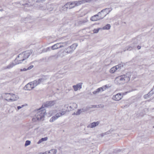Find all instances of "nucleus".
Listing matches in <instances>:
<instances>
[{
    "mask_svg": "<svg viewBox=\"0 0 154 154\" xmlns=\"http://www.w3.org/2000/svg\"><path fill=\"white\" fill-rule=\"evenodd\" d=\"M110 27L111 26L110 24H107L103 27V29L109 30L110 29Z\"/></svg>",
    "mask_w": 154,
    "mask_h": 154,
    "instance_id": "obj_24",
    "label": "nucleus"
},
{
    "mask_svg": "<svg viewBox=\"0 0 154 154\" xmlns=\"http://www.w3.org/2000/svg\"><path fill=\"white\" fill-rule=\"evenodd\" d=\"M40 108L37 110V112L35 115V116L38 120H43L46 111L45 109H42Z\"/></svg>",
    "mask_w": 154,
    "mask_h": 154,
    "instance_id": "obj_3",
    "label": "nucleus"
},
{
    "mask_svg": "<svg viewBox=\"0 0 154 154\" xmlns=\"http://www.w3.org/2000/svg\"><path fill=\"white\" fill-rule=\"evenodd\" d=\"M35 118H33L32 119V121H35Z\"/></svg>",
    "mask_w": 154,
    "mask_h": 154,
    "instance_id": "obj_48",
    "label": "nucleus"
},
{
    "mask_svg": "<svg viewBox=\"0 0 154 154\" xmlns=\"http://www.w3.org/2000/svg\"><path fill=\"white\" fill-rule=\"evenodd\" d=\"M133 48L131 47L129 45L125 47V48L124 49V51H130L132 50Z\"/></svg>",
    "mask_w": 154,
    "mask_h": 154,
    "instance_id": "obj_20",
    "label": "nucleus"
},
{
    "mask_svg": "<svg viewBox=\"0 0 154 154\" xmlns=\"http://www.w3.org/2000/svg\"><path fill=\"white\" fill-rule=\"evenodd\" d=\"M73 88H74V91H75L78 90V88H79V89H81L82 88V87H73Z\"/></svg>",
    "mask_w": 154,
    "mask_h": 154,
    "instance_id": "obj_39",
    "label": "nucleus"
},
{
    "mask_svg": "<svg viewBox=\"0 0 154 154\" xmlns=\"http://www.w3.org/2000/svg\"><path fill=\"white\" fill-rule=\"evenodd\" d=\"M83 110V109H78L77 111L75 113V115H79L81 113V112L83 111H82V110Z\"/></svg>",
    "mask_w": 154,
    "mask_h": 154,
    "instance_id": "obj_29",
    "label": "nucleus"
},
{
    "mask_svg": "<svg viewBox=\"0 0 154 154\" xmlns=\"http://www.w3.org/2000/svg\"><path fill=\"white\" fill-rule=\"evenodd\" d=\"M136 45H137V43H133L131 44L130 45L133 48H134Z\"/></svg>",
    "mask_w": 154,
    "mask_h": 154,
    "instance_id": "obj_36",
    "label": "nucleus"
},
{
    "mask_svg": "<svg viewBox=\"0 0 154 154\" xmlns=\"http://www.w3.org/2000/svg\"><path fill=\"white\" fill-rule=\"evenodd\" d=\"M105 11H104V12H103L101 14H100V15L103 16V14H106V13H104Z\"/></svg>",
    "mask_w": 154,
    "mask_h": 154,
    "instance_id": "obj_44",
    "label": "nucleus"
},
{
    "mask_svg": "<svg viewBox=\"0 0 154 154\" xmlns=\"http://www.w3.org/2000/svg\"><path fill=\"white\" fill-rule=\"evenodd\" d=\"M57 152L56 149H52L48 151V154H55Z\"/></svg>",
    "mask_w": 154,
    "mask_h": 154,
    "instance_id": "obj_18",
    "label": "nucleus"
},
{
    "mask_svg": "<svg viewBox=\"0 0 154 154\" xmlns=\"http://www.w3.org/2000/svg\"><path fill=\"white\" fill-rule=\"evenodd\" d=\"M130 73H127L125 74L116 77L115 80V82L117 84H123L128 82L130 80Z\"/></svg>",
    "mask_w": 154,
    "mask_h": 154,
    "instance_id": "obj_2",
    "label": "nucleus"
},
{
    "mask_svg": "<svg viewBox=\"0 0 154 154\" xmlns=\"http://www.w3.org/2000/svg\"><path fill=\"white\" fill-rule=\"evenodd\" d=\"M67 6L66 5H65L64 6H63L60 9V10L61 12L63 11H66L67 10V8L66 7Z\"/></svg>",
    "mask_w": 154,
    "mask_h": 154,
    "instance_id": "obj_23",
    "label": "nucleus"
},
{
    "mask_svg": "<svg viewBox=\"0 0 154 154\" xmlns=\"http://www.w3.org/2000/svg\"><path fill=\"white\" fill-rule=\"evenodd\" d=\"M26 104H25V105H23L21 106H18L17 107V109L18 110H19V109H20L23 108V107L25 106H26Z\"/></svg>",
    "mask_w": 154,
    "mask_h": 154,
    "instance_id": "obj_38",
    "label": "nucleus"
},
{
    "mask_svg": "<svg viewBox=\"0 0 154 154\" xmlns=\"http://www.w3.org/2000/svg\"><path fill=\"white\" fill-rule=\"evenodd\" d=\"M6 94V93L2 95V97L4 96L5 97V99H7V98L11 97V95H6L5 94Z\"/></svg>",
    "mask_w": 154,
    "mask_h": 154,
    "instance_id": "obj_33",
    "label": "nucleus"
},
{
    "mask_svg": "<svg viewBox=\"0 0 154 154\" xmlns=\"http://www.w3.org/2000/svg\"><path fill=\"white\" fill-rule=\"evenodd\" d=\"M47 153H48V151H46V152L43 153V154H47Z\"/></svg>",
    "mask_w": 154,
    "mask_h": 154,
    "instance_id": "obj_45",
    "label": "nucleus"
},
{
    "mask_svg": "<svg viewBox=\"0 0 154 154\" xmlns=\"http://www.w3.org/2000/svg\"><path fill=\"white\" fill-rule=\"evenodd\" d=\"M112 131L111 129H110L109 130V131H107L106 132H105V133L102 134V136H103L104 135H105L109 134H110V133H111V132Z\"/></svg>",
    "mask_w": 154,
    "mask_h": 154,
    "instance_id": "obj_27",
    "label": "nucleus"
},
{
    "mask_svg": "<svg viewBox=\"0 0 154 154\" xmlns=\"http://www.w3.org/2000/svg\"><path fill=\"white\" fill-rule=\"evenodd\" d=\"M120 150H117L115 152H120Z\"/></svg>",
    "mask_w": 154,
    "mask_h": 154,
    "instance_id": "obj_47",
    "label": "nucleus"
},
{
    "mask_svg": "<svg viewBox=\"0 0 154 154\" xmlns=\"http://www.w3.org/2000/svg\"><path fill=\"white\" fill-rule=\"evenodd\" d=\"M33 67V65H31L30 66H29L27 68V69L28 70H30L32 69Z\"/></svg>",
    "mask_w": 154,
    "mask_h": 154,
    "instance_id": "obj_40",
    "label": "nucleus"
},
{
    "mask_svg": "<svg viewBox=\"0 0 154 154\" xmlns=\"http://www.w3.org/2000/svg\"><path fill=\"white\" fill-rule=\"evenodd\" d=\"M116 68H117V69H118L122 67L123 65L121 64H119L118 65L116 66H115Z\"/></svg>",
    "mask_w": 154,
    "mask_h": 154,
    "instance_id": "obj_32",
    "label": "nucleus"
},
{
    "mask_svg": "<svg viewBox=\"0 0 154 154\" xmlns=\"http://www.w3.org/2000/svg\"><path fill=\"white\" fill-rule=\"evenodd\" d=\"M100 28H98L97 29H94L93 30V32L94 33H97L98 32Z\"/></svg>",
    "mask_w": 154,
    "mask_h": 154,
    "instance_id": "obj_37",
    "label": "nucleus"
},
{
    "mask_svg": "<svg viewBox=\"0 0 154 154\" xmlns=\"http://www.w3.org/2000/svg\"><path fill=\"white\" fill-rule=\"evenodd\" d=\"M91 1V0H83L81 1H75V6H78L82 4L83 3H84L85 1L86 2H90Z\"/></svg>",
    "mask_w": 154,
    "mask_h": 154,
    "instance_id": "obj_12",
    "label": "nucleus"
},
{
    "mask_svg": "<svg viewBox=\"0 0 154 154\" xmlns=\"http://www.w3.org/2000/svg\"><path fill=\"white\" fill-rule=\"evenodd\" d=\"M67 6H66V7L67 8H69V9H71L72 8V7H71L70 5H69V2H68L65 5H66Z\"/></svg>",
    "mask_w": 154,
    "mask_h": 154,
    "instance_id": "obj_31",
    "label": "nucleus"
},
{
    "mask_svg": "<svg viewBox=\"0 0 154 154\" xmlns=\"http://www.w3.org/2000/svg\"><path fill=\"white\" fill-rule=\"evenodd\" d=\"M65 107L67 108L66 111H72L75 109L77 107V105L75 103H73L70 104L69 106H68V104H66L64 105Z\"/></svg>",
    "mask_w": 154,
    "mask_h": 154,
    "instance_id": "obj_7",
    "label": "nucleus"
},
{
    "mask_svg": "<svg viewBox=\"0 0 154 154\" xmlns=\"http://www.w3.org/2000/svg\"><path fill=\"white\" fill-rule=\"evenodd\" d=\"M24 5V6H28L29 4L27 3H25V4H22V5Z\"/></svg>",
    "mask_w": 154,
    "mask_h": 154,
    "instance_id": "obj_42",
    "label": "nucleus"
},
{
    "mask_svg": "<svg viewBox=\"0 0 154 154\" xmlns=\"http://www.w3.org/2000/svg\"><path fill=\"white\" fill-rule=\"evenodd\" d=\"M75 113H75V112H74V113H73L72 115H75Z\"/></svg>",
    "mask_w": 154,
    "mask_h": 154,
    "instance_id": "obj_50",
    "label": "nucleus"
},
{
    "mask_svg": "<svg viewBox=\"0 0 154 154\" xmlns=\"http://www.w3.org/2000/svg\"><path fill=\"white\" fill-rule=\"evenodd\" d=\"M34 87H23V89L25 90H31Z\"/></svg>",
    "mask_w": 154,
    "mask_h": 154,
    "instance_id": "obj_30",
    "label": "nucleus"
},
{
    "mask_svg": "<svg viewBox=\"0 0 154 154\" xmlns=\"http://www.w3.org/2000/svg\"><path fill=\"white\" fill-rule=\"evenodd\" d=\"M30 143H31V142L30 141L28 140H26V143H25V146H28L30 144Z\"/></svg>",
    "mask_w": 154,
    "mask_h": 154,
    "instance_id": "obj_35",
    "label": "nucleus"
},
{
    "mask_svg": "<svg viewBox=\"0 0 154 154\" xmlns=\"http://www.w3.org/2000/svg\"><path fill=\"white\" fill-rule=\"evenodd\" d=\"M66 44V43H58L52 46L51 48L53 50L56 49L63 47L64 45H65Z\"/></svg>",
    "mask_w": 154,
    "mask_h": 154,
    "instance_id": "obj_11",
    "label": "nucleus"
},
{
    "mask_svg": "<svg viewBox=\"0 0 154 154\" xmlns=\"http://www.w3.org/2000/svg\"><path fill=\"white\" fill-rule=\"evenodd\" d=\"M135 89H133L132 88L130 89L129 91H126L124 93H119L113 96L112 99L116 101H118L120 100L123 97V95H124L128 93L133 91Z\"/></svg>",
    "mask_w": 154,
    "mask_h": 154,
    "instance_id": "obj_5",
    "label": "nucleus"
},
{
    "mask_svg": "<svg viewBox=\"0 0 154 154\" xmlns=\"http://www.w3.org/2000/svg\"><path fill=\"white\" fill-rule=\"evenodd\" d=\"M106 9H107L106 10V11H107L108 10H109V11H108V12H106V14H103V15H106V16L107 14H108L112 9V8H106Z\"/></svg>",
    "mask_w": 154,
    "mask_h": 154,
    "instance_id": "obj_28",
    "label": "nucleus"
},
{
    "mask_svg": "<svg viewBox=\"0 0 154 154\" xmlns=\"http://www.w3.org/2000/svg\"><path fill=\"white\" fill-rule=\"evenodd\" d=\"M117 69L115 66L112 68L110 70L109 72L111 73H114Z\"/></svg>",
    "mask_w": 154,
    "mask_h": 154,
    "instance_id": "obj_22",
    "label": "nucleus"
},
{
    "mask_svg": "<svg viewBox=\"0 0 154 154\" xmlns=\"http://www.w3.org/2000/svg\"><path fill=\"white\" fill-rule=\"evenodd\" d=\"M137 48L139 50L141 48V46L138 45L137 46Z\"/></svg>",
    "mask_w": 154,
    "mask_h": 154,
    "instance_id": "obj_43",
    "label": "nucleus"
},
{
    "mask_svg": "<svg viewBox=\"0 0 154 154\" xmlns=\"http://www.w3.org/2000/svg\"><path fill=\"white\" fill-rule=\"evenodd\" d=\"M66 111H62L61 112H59L57 113L59 117L61 116L62 115H64L66 113Z\"/></svg>",
    "mask_w": 154,
    "mask_h": 154,
    "instance_id": "obj_25",
    "label": "nucleus"
},
{
    "mask_svg": "<svg viewBox=\"0 0 154 154\" xmlns=\"http://www.w3.org/2000/svg\"><path fill=\"white\" fill-rule=\"evenodd\" d=\"M59 117L57 113L55 115V116L52 117L50 120V122H53L57 120Z\"/></svg>",
    "mask_w": 154,
    "mask_h": 154,
    "instance_id": "obj_14",
    "label": "nucleus"
},
{
    "mask_svg": "<svg viewBox=\"0 0 154 154\" xmlns=\"http://www.w3.org/2000/svg\"><path fill=\"white\" fill-rule=\"evenodd\" d=\"M36 2H39V1H36Z\"/></svg>",
    "mask_w": 154,
    "mask_h": 154,
    "instance_id": "obj_51",
    "label": "nucleus"
},
{
    "mask_svg": "<svg viewBox=\"0 0 154 154\" xmlns=\"http://www.w3.org/2000/svg\"><path fill=\"white\" fill-rule=\"evenodd\" d=\"M153 128H154V126H153Z\"/></svg>",
    "mask_w": 154,
    "mask_h": 154,
    "instance_id": "obj_55",
    "label": "nucleus"
},
{
    "mask_svg": "<svg viewBox=\"0 0 154 154\" xmlns=\"http://www.w3.org/2000/svg\"><path fill=\"white\" fill-rule=\"evenodd\" d=\"M5 94L6 95H11V96L12 97H11L10 98L8 99H5V100L8 101H15L17 100L19 98V97L17 95H16L13 94H11L10 93H7L6 94Z\"/></svg>",
    "mask_w": 154,
    "mask_h": 154,
    "instance_id": "obj_9",
    "label": "nucleus"
},
{
    "mask_svg": "<svg viewBox=\"0 0 154 154\" xmlns=\"http://www.w3.org/2000/svg\"><path fill=\"white\" fill-rule=\"evenodd\" d=\"M103 91L104 90L103 88H102V87H100L99 88L97 89L96 91H95L93 92V93L95 94L100 91Z\"/></svg>",
    "mask_w": 154,
    "mask_h": 154,
    "instance_id": "obj_17",
    "label": "nucleus"
},
{
    "mask_svg": "<svg viewBox=\"0 0 154 154\" xmlns=\"http://www.w3.org/2000/svg\"><path fill=\"white\" fill-rule=\"evenodd\" d=\"M82 83L80 82L77 84L76 85H73L72 87H82Z\"/></svg>",
    "mask_w": 154,
    "mask_h": 154,
    "instance_id": "obj_34",
    "label": "nucleus"
},
{
    "mask_svg": "<svg viewBox=\"0 0 154 154\" xmlns=\"http://www.w3.org/2000/svg\"><path fill=\"white\" fill-rule=\"evenodd\" d=\"M56 103L55 100L50 101L44 103L42 107H49L54 106Z\"/></svg>",
    "mask_w": 154,
    "mask_h": 154,
    "instance_id": "obj_10",
    "label": "nucleus"
},
{
    "mask_svg": "<svg viewBox=\"0 0 154 154\" xmlns=\"http://www.w3.org/2000/svg\"><path fill=\"white\" fill-rule=\"evenodd\" d=\"M154 89V87H153L152 90H151V91L149 92L147 94L145 95L144 96V98L145 99L147 98L148 97H150L151 94H152L153 93L154 91H153V90Z\"/></svg>",
    "mask_w": 154,
    "mask_h": 154,
    "instance_id": "obj_16",
    "label": "nucleus"
},
{
    "mask_svg": "<svg viewBox=\"0 0 154 154\" xmlns=\"http://www.w3.org/2000/svg\"><path fill=\"white\" fill-rule=\"evenodd\" d=\"M103 87H107V85H104V86H103Z\"/></svg>",
    "mask_w": 154,
    "mask_h": 154,
    "instance_id": "obj_49",
    "label": "nucleus"
},
{
    "mask_svg": "<svg viewBox=\"0 0 154 154\" xmlns=\"http://www.w3.org/2000/svg\"><path fill=\"white\" fill-rule=\"evenodd\" d=\"M46 79L44 78H40L38 80H35L34 81L30 82L26 85L25 87H27L28 85L30 86L32 85L33 87H35L41 83Z\"/></svg>",
    "mask_w": 154,
    "mask_h": 154,
    "instance_id": "obj_6",
    "label": "nucleus"
},
{
    "mask_svg": "<svg viewBox=\"0 0 154 154\" xmlns=\"http://www.w3.org/2000/svg\"><path fill=\"white\" fill-rule=\"evenodd\" d=\"M153 87H154V86H153Z\"/></svg>",
    "mask_w": 154,
    "mask_h": 154,
    "instance_id": "obj_56",
    "label": "nucleus"
},
{
    "mask_svg": "<svg viewBox=\"0 0 154 154\" xmlns=\"http://www.w3.org/2000/svg\"><path fill=\"white\" fill-rule=\"evenodd\" d=\"M32 50H28L23 52L17 56V57L15 59V61H17L15 63H11L5 67V69H10L13 67L15 65L21 63L24 60L27 59L32 53Z\"/></svg>",
    "mask_w": 154,
    "mask_h": 154,
    "instance_id": "obj_1",
    "label": "nucleus"
},
{
    "mask_svg": "<svg viewBox=\"0 0 154 154\" xmlns=\"http://www.w3.org/2000/svg\"><path fill=\"white\" fill-rule=\"evenodd\" d=\"M99 124V122L98 121L97 122H93L90 125H89L88 127V128H93L95 126L98 125Z\"/></svg>",
    "mask_w": 154,
    "mask_h": 154,
    "instance_id": "obj_13",
    "label": "nucleus"
},
{
    "mask_svg": "<svg viewBox=\"0 0 154 154\" xmlns=\"http://www.w3.org/2000/svg\"><path fill=\"white\" fill-rule=\"evenodd\" d=\"M77 46L78 45L77 44H73L71 46L68 47L65 50V52L67 53H71L75 49Z\"/></svg>",
    "mask_w": 154,
    "mask_h": 154,
    "instance_id": "obj_8",
    "label": "nucleus"
},
{
    "mask_svg": "<svg viewBox=\"0 0 154 154\" xmlns=\"http://www.w3.org/2000/svg\"><path fill=\"white\" fill-rule=\"evenodd\" d=\"M88 21V20L86 18H85L79 20L78 22V23L79 25H82L86 23Z\"/></svg>",
    "mask_w": 154,
    "mask_h": 154,
    "instance_id": "obj_15",
    "label": "nucleus"
},
{
    "mask_svg": "<svg viewBox=\"0 0 154 154\" xmlns=\"http://www.w3.org/2000/svg\"><path fill=\"white\" fill-rule=\"evenodd\" d=\"M28 69H26L25 68H24L23 69H21L20 71H26L27 70H28Z\"/></svg>",
    "mask_w": 154,
    "mask_h": 154,
    "instance_id": "obj_41",
    "label": "nucleus"
},
{
    "mask_svg": "<svg viewBox=\"0 0 154 154\" xmlns=\"http://www.w3.org/2000/svg\"><path fill=\"white\" fill-rule=\"evenodd\" d=\"M129 105H130V104H129L128 106L127 105L126 106H129Z\"/></svg>",
    "mask_w": 154,
    "mask_h": 154,
    "instance_id": "obj_52",
    "label": "nucleus"
},
{
    "mask_svg": "<svg viewBox=\"0 0 154 154\" xmlns=\"http://www.w3.org/2000/svg\"><path fill=\"white\" fill-rule=\"evenodd\" d=\"M46 0H40V2H45Z\"/></svg>",
    "mask_w": 154,
    "mask_h": 154,
    "instance_id": "obj_46",
    "label": "nucleus"
},
{
    "mask_svg": "<svg viewBox=\"0 0 154 154\" xmlns=\"http://www.w3.org/2000/svg\"><path fill=\"white\" fill-rule=\"evenodd\" d=\"M48 140V137H45L44 138H42L41 139H40L38 141V142L37 143L38 144H40L41 143H42V142L46 141Z\"/></svg>",
    "mask_w": 154,
    "mask_h": 154,
    "instance_id": "obj_21",
    "label": "nucleus"
},
{
    "mask_svg": "<svg viewBox=\"0 0 154 154\" xmlns=\"http://www.w3.org/2000/svg\"><path fill=\"white\" fill-rule=\"evenodd\" d=\"M107 12V11H106V12Z\"/></svg>",
    "mask_w": 154,
    "mask_h": 154,
    "instance_id": "obj_53",
    "label": "nucleus"
},
{
    "mask_svg": "<svg viewBox=\"0 0 154 154\" xmlns=\"http://www.w3.org/2000/svg\"><path fill=\"white\" fill-rule=\"evenodd\" d=\"M104 107V105L103 104H100L98 105H92V107L103 108Z\"/></svg>",
    "mask_w": 154,
    "mask_h": 154,
    "instance_id": "obj_19",
    "label": "nucleus"
},
{
    "mask_svg": "<svg viewBox=\"0 0 154 154\" xmlns=\"http://www.w3.org/2000/svg\"><path fill=\"white\" fill-rule=\"evenodd\" d=\"M69 3L70 5L71 6V7H72V8L74 7L75 6V1L74 2H69Z\"/></svg>",
    "mask_w": 154,
    "mask_h": 154,
    "instance_id": "obj_26",
    "label": "nucleus"
},
{
    "mask_svg": "<svg viewBox=\"0 0 154 154\" xmlns=\"http://www.w3.org/2000/svg\"><path fill=\"white\" fill-rule=\"evenodd\" d=\"M106 9H104L101 11L100 12H98L97 14L91 17L90 19L92 21H96L97 20H100L103 19L106 16V15H103V16H100V15L103 12L105 11Z\"/></svg>",
    "mask_w": 154,
    "mask_h": 154,
    "instance_id": "obj_4",
    "label": "nucleus"
},
{
    "mask_svg": "<svg viewBox=\"0 0 154 154\" xmlns=\"http://www.w3.org/2000/svg\"><path fill=\"white\" fill-rule=\"evenodd\" d=\"M1 10V11H2L3 10H2H2Z\"/></svg>",
    "mask_w": 154,
    "mask_h": 154,
    "instance_id": "obj_54",
    "label": "nucleus"
}]
</instances>
